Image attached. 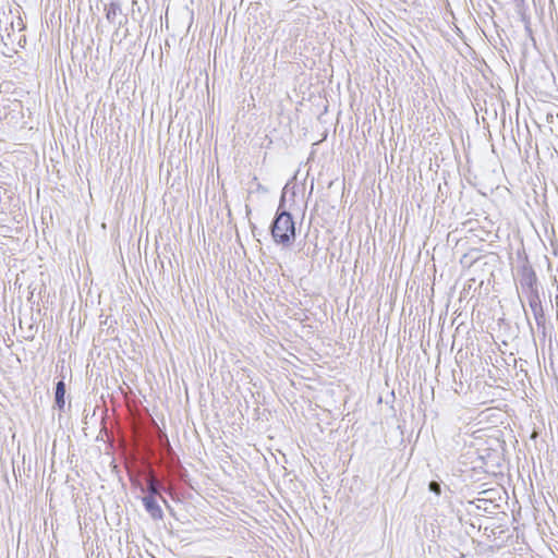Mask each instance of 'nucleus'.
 Wrapping results in <instances>:
<instances>
[{"label":"nucleus","instance_id":"f03ea898","mask_svg":"<svg viewBox=\"0 0 558 558\" xmlns=\"http://www.w3.org/2000/svg\"><path fill=\"white\" fill-rule=\"evenodd\" d=\"M143 502L146 511L150 514L153 519H161L162 511L159 505L157 504L156 498L153 495L145 496L143 498Z\"/></svg>","mask_w":558,"mask_h":558},{"label":"nucleus","instance_id":"7ed1b4c3","mask_svg":"<svg viewBox=\"0 0 558 558\" xmlns=\"http://www.w3.org/2000/svg\"><path fill=\"white\" fill-rule=\"evenodd\" d=\"M65 385L63 381H59L56 387V405L59 410H62L65 404L64 400Z\"/></svg>","mask_w":558,"mask_h":558},{"label":"nucleus","instance_id":"f257e3e1","mask_svg":"<svg viewBox=\"0 0 558 558\" xmlns=\"http://www.w3.org/2000/svg\"><path fill=\"white\" fill-rule=\"evenodd\" d=\"M271 234L276 243L290 244L295 238V227L292 216L287 211L277 215L271 229Z\"/></svg>","mask_w":558,"mask_h":558},{"label":"nucleus","instance_id":"20e7f679","mask_svg":"<svg viewBox=\"0 0 558 558\" xmlns=\"http://www.w3.org/2000/svg\"><path fill=\"white\" fill-rule=\"evenodd\" d=\"M429 489L436 494H440V485L437 482H430Z\"/></svg>","mask_w":558,"mask_h":558}]
</instances>
